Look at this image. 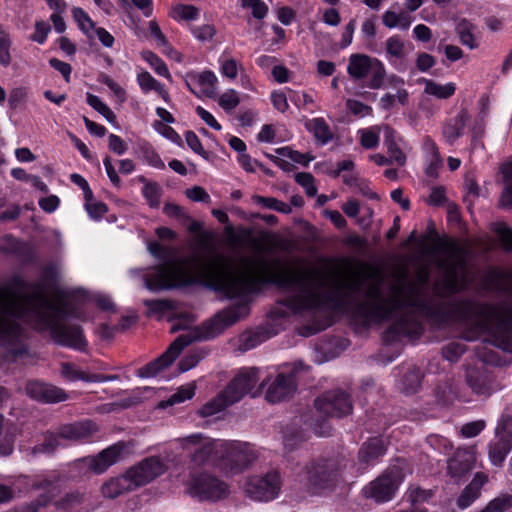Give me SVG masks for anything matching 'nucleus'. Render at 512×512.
<instances>
[{
    "label": "nucleus",
    "mask_w": 512,
    "mask_h": 512,
    "mask_svg": "<svg viewBox=\"0 0 512 512\" xmlns=\"http://www.w3.org/2000/svg\"><path fill=\"white\" fill-rule=\"evenodd\" d=\"M151 255L162 261L159 266L143 274L145 287L160 291L201 282L237 302L217 313L202 328L193 326L189 315L175 319L171 331L184 330L158 359L138 372L143 378L156 377L170 366L184 347L198 339L212 338L249 314L251 294L262 284H276L289 292L285 306L293 313L315 311L324 306L340 308L348 302L352 293V280L348 273L333 263L311 267L274 269L268 259L256 247L252 256L243 257L237 267L218 254L207 258L178 257L166 245L147 242Z\"/></svg>",
    "instance_id": "nucleus-1"
},
{
    "label": "nucleus",
    "mask_w": 512,
    "mask_h": 512,
    "mask_svg": "<svg viewBox=\"0 0 512 512\" xmlns=\"http://www.w3.org/2000/svg\"><path fill=\"white\" fill-rule=\"evenodd\" d=\"M435 261L441 278L433 284V295L426 292L430 279L427 266L416 272V285L424 302L435 306L434 312L412 311L423 316L462 323L478 321L488 335L489 342L503 351L512 353V301L481 304L470 299L447 300L461 292L467 285V249L455 241H442L434 249Z\"/></svg>",
    "instance_id": "nucleus-2"
},
{
    "label": "nucleus",
    "mask_w": 512,
    "mask_h": 512,
    "mask_svg": "<svg viewBox=\"0 0 512 512\" xmlns=\"http://www.w3.org/2000/svg\"><path fill=\"white\" fill-rule=\"evenodd\" d=\"M408 275L406 268L398 269L394 273L395 282L390 285L388 297L382 295L379 286L371 289L370 293L380 316L387 317L400 310L435 311V306L424 302L419 287L409 280Z\"/></svg>",
    "instance_id": "nucleus-3"
},
{
    "label": "nucleus",
    "mask_w": 512,
    "mask_h": 512,
    "mask_svg": "<svg viewBox=\"0 0 512 512\" xmlns=\"http://www.w3.org/2000/svg\"><path fill=\"white\" fill-rule=\"evenodd\" d=\"M258 455L254 450H194L191 462L195 467L212 468L224 475H238L250 469Z\"/></svg>",
    "instance_id": "nucleus-4"
},
{
    "label": "nucleus",
    "mask_w": 512,
    "mask_h": 512,
    "mask_svg": "<svg viewBox=\"0 0 512 512\" xmlns=\"http://www.w3.org/2000/svg\"><path fill=\"white\" fill-rule=\"evenodd\" d=\"M307 482L315 493L332 491L343 483L342 465L337 460L324 459L306 466Z\"/></svg>",
    "instance_id": "nucleus-5"
},
{
    "label": "nucleus",
    "mask_w": 512,
    "mask_h": 512,
    "mask_svg": "<svg viewBox=\"0 0 512 512\" xmlns=\"http://www.w3.org/2000/svg\"><path fill=\"white\" fill-rule=\"evenodd\" d=\"M188 493L199 501L218 502L229 497L230 486L215 475L200 473L191 477Z\"/></svg>",
    "instance_id": "nucleus-6"
},
{
    "label": "nucleus",
    "mask_w": 512,
    "mask_h": 512,
    "mask_svg": "<svg viewBox=\"0 0 512 512\" xmlns=\"http://www.w3.org/2000/svg\"><path fill=\"white\" fill-rule=\"evenodd\" d=\"M403 473L398 467L385 470L375 480L366 485L361 493L364 498L373 499L376 503L391 501L403 481Z\"/></svg>",
    "instance_id": "nucleus-7"
},
{
    "label": "nucleus",
    "mask_w": 512,
    "mask_h": 512,
    "mask_svg": "<svg viewBox=\"0 0 512 512\" xmlns=\"http://www.w3.org/2000/svg\"><path fill=\"white\" fill-rule=\"evenodd\" d=\"M281 486V475L279 471L273 469L263 476L248 477L244 489L249 498L255 501L268 502L279 495Z\"/></svg>",
    "instance_id": "nucleus-8"
},
{
    "label": "nucleus",
    "mask_w": 512,
    "mask_h": 512,
    "mask_svg": "<svg viewBox=\"0 0 512 512\" xmlns=\"http://www.w3.org/2000/svg\"><path fill=\"white\" fill-rule=\"evenodd\" d=\"M465 382L472 393L485 398L501 389V383L495 374V370L485 365L467 366Z\"/></svg>",
    "instance_id": "nucleus-9"
},
{
    "label": "nucleus",
    "mask_w": 512,
    "mask_h": 512,
    "mask_svg": "<svg viewBox=\"0 0 512 512\" xmlns=\"http://www.w3.org/2000/svg\"><path fill=\"white\" fill-rule=\"evenodd\" d=\"M258 382L259 370L257 368L250 367L241 369L225 389L228 402L236 403L247 394L253 397L258 395L261 388L264 386V383H261L258 387Z\"/></svg>",
    "instance_id": "nucleus-10"
},
{
    "label": "nucleus",
    "mask_w": 512,
    "mask_h": 512,
    "mask_svg": "<svg viewBox=\"0 0 512 512\" xmlns=\"http://www.w3.org/2000/svg\"><path fill=\"white\" fill-rule=\"evenodd\" d=\"M386 71L384 65L377 58L365 54H354V80L370 77L367 86L379 89L384 84Z\"/></svg>",
    "instance_id": "nucleus-11"
},
{
    "label": "nucleus",
    "mask_w": 512,
    "mask_h": 512,
    "mask_svg": "<svg viewBox=\"0 0 512 512\" xmlns=\"http://www.w3.org/2000/svg\"><path fill=\"white\" fill-rule=\"evenodd\" d=\"M164 471V463L156 457H150L141 461L138 465L129 468L124 475L131 490H135L151 482L163 474Z\"/></svg>",
    "instance_id": "nucleus-12"
},
{
    "label": "nucleus",
    "mask_w": 512,
    "mask_h": 512,
    "mask_svg": "<svg viewBox=\"0 0 512 512\" xmlns=\"http://www.w3.org/2000/svg\"><path fill=\"white\" fill-rule=\"evenodd\" d=\"M164 471V463L156 457H150L141 461L138 465L129 468L124 475L131 490H135L151 482L163 474Z\"/></svg>",
    "instance_id": "nucleus-13"
},
{
    "label": "nucleus",
    "mask_w": 512,
    "mask_h": 512,
    "mask_svg": "<svg viewBox=\"0 0 512 512\" xmlns=\"http://www.w3.org/2000/svg\"><path fill=\"white\" fill-rule=\"evenodd\" d=\"M302 367V363H297L288 372H279L268 384L266 399L271 403H278L292 396L296 391L295 374Z\"/></svg>",
    "instance_id": "nucleus-14"
},
{
    "label": "nucleus",
    "mask_w": 512,
    "mask_h": 512,
    "mask_svg": "<svg viewBox=\"0 0 512 512\" xmlns=\"http://www.w3.org/2000/svg\"><path fill=\"white\" fill-rule=\"evenodd\" d=\"M315 408L324 416L342 417L350 412L351 399L349 394L335 389L319 396L315 400Z\"/></svg>",
    "instance_id": "nucleus-15"
},
{
    "label": "nucleus",
    "mask_w": 512,
    "mask_h": 512,
    "mask_svg": "<svg viewBox=\"0 0 512 512\" xmlns=\"http://www.w3.org/2000/svg\"><path fill=\"white\" fill-rule=\"evenodd\" d=\"M98 430V426L91 420H84L72 424H66L59 428L58 434L48 433L44 448H53L61 445L59 439L80 440L85 439Z\"/></svg>",
    "instance_id": "nucleus-16"
},
{
    "label": "nucleus",
    "mask_w": 512,
    "mask_h": 512,
    "mask_svg": "<svg viewBox=\"0 0 512 512\" xmlns=\"http://www.w3.org/2000/svg\"><path fill=\"white\" fill-rule=\"evenodd\" d=\"M187 88L198 98H212L216 94L218 78L211 70L188 72L185 75Z\"/></svg>",
    "instance_id": "nucleus-17"
},
{
    "label": "nucleus",
    "mask_w": 512,
    "mask_h": 512,
    "mask_svg": "<svg viewBox=\"0 0 512 512\" xmlns=\"http://www.w3.org/2000/svg\"><path fill=\"white\" fill-rule=\"evenodd\" d=\"M475 463L474 450H457L447 461V473L451 478L459 480L474 468Z\"/></svg>",
    "instance_id": "nucleus-18"
},
{
    "label": "nucleus",
    "mask_w": 512,
    "mask_h": 512,
    "mask_svg": "<svg viewBox=\"0 0 512 512\" xmlns=\"http://www.w3.org/2000/svg\"><path fill=\"white\" fill-rule=\"evenodd\" d=\"M180 444L184 447L195 446L198 448H247L246 443L238 440L214 439L201 433L184 437Z\"/></svg>",
    "instance_id": "nucleus-19"
},
{
    "label": "nucleus",
    "mask_w": 512,
    "mask_h": 512,
    "mask_svg": "<svg viewBox=\"0 0 512 512\" xmlns=\"http://www.w3.org/2000/svg\"><path fill=\"white\" fill-rule=\"evenodd\" d=\"M26 392L31 398L48 403L61 402L67 398L62 389L43 382L28 383Z\"/></svg>",
    "instance_id": "nucleus-20"
},
{
    "label": "nucleus",
    "mask_w": 512,
    "mask_h": 512,
    "mask_svg": "<svg viewBox=\"0 0 512 512\" xmlns=\"http://www.w3.org/2000/svg\"><path fill=\"white\" fill-rule=\"evenodd\" d=\"M488 482V476L483 472H477L471 482L462 490L457 499L459 509L468 508L481 496L482 487Z\"/></svg>",
    "instance_id": "nucleus-21"
},
{
    "label": "nucleus",
    "mask_w": 512,
    "mask_h": 512,
    "mask_svg": "<svg viewBox=\"0 0 512 512\" xmlns=\"http://www.w3.org/2000/svg\"><path fill=\"white\" fill-rule=\"evenodd\" d=\"M470 120V114L466 108H461L459 113L447 120L442 128V135L448 144H454L464 133V128Z\"/></svg>",
    "instance_id": "nucleus-22"
},
{
    "label": "nucleus",
    "mask_w": 512,
    "mask_h": 512,
    "mask_svg": "<svg viewBox=\"0 0 512 512\" xmlns=\"http://www.w3.org/2000/svg\"><path fill=\"white\" fill-rule=\"evenodd\" d=\"M118 459L119 450H101L94 456L82 459V462L95 474H102Z\"/></svg>",
    "instance_id": "nucleus-23"
},
{
    "label": "nucleus",
    "mask_w": 512,
    "mask_h": 512,
    "mask_svg": "<svg viewBox=\"0 0 512 512\" xmlns=\"http://www.w3.org/2000/svg\"><path fill=\"white\" fill-rule=\"evenodd\" d=\"M136 81L141 91L147 94L156 92L166 103H169L170 96L164 85L155 79L148 71L140 69L136 75Z\"/></svg>",
    "instance_id": "nucleus-24"
},
{
    "label": "nucleus",
    "mask_w": 512,
    "mask_h": 512,
    "mask_svg": "<svg viewBox=\"0 0 512 512\" xmlns=\"http://www.w3.org/2000/svg\"><path fill=\"white\" fill-rule=\"evenodd\" d=\"M384 145L387 147L389 156L399 165L403 166L406 163V156L400 149L396 141V131L390 126L383 127Z\"/></svg>",
    "instance_id": "nucleus-25"
},
{
    "label": "nucleus",
    "mask_w": 512,
    "mask_h": 512,
    "mask_svg": "<svg viewBox=\"0 0 512 512\" xmlns=\"http://www.w3.org/2000/svg\"><path fill=\"white\" fill-rule=\"evenodd\" d=\"M132 491L128 481L123 474L122 476L111 478L101 486V493L105 498L114 499L123 493Z\"/></svg>",
    "instance_id": "nucleus-26"
},
{
    "label": "nucleus",
    "mask_w": 512,
    "mask_h": 512,
    "mask_svg": "<svg viewBox=\"0 0 512 512\" xmlns=\"http://www.w3.org/2000/svg\"><path fill=\"white\" fill-rule=\"evenodd\" d=\"M504 189L500 195L499 204L503 208L512 209V160L501 165Z\"/></svg>",
    "instance_id": "nucleus-27"
},
{
    "label": "nucleus",
    "mask_w": 512,
    "mask_h": 512,
    "mask_svg": "<svg viewBox=\"0 0 512 512\" xmlns=\"http://www.w3.org/2000/svg\"><path fill=\"white\" fill-rule=\"evenodd\" d=\"M495 435L498 439V448H512V416L501 417L496 426Z\"/></svg>",
    "instance_id": "nucleus-28"
},
{
    "label": "nucleus",
    "mask_w": 512,
    "mask_h": 512,
    "mask_svg": "<svg viewBox=\"0 0 512 512\" xmlns=\"http://www.w3.org/2000/svg\"><path fill=\"white\" fill-rule=\"evenodd\" d=\"M61 374L63 377L70 381L76 380H84L87 382H106L115 379L113 376H99L94 375L92 377H87L83 372L79 371L75 365L71 363H63L61 366Z\"/></svg>",
    "instance_id": "nucleus-29"
},
{
    "label": "nucleus",
    "mask_w": 512,
    "mask_h": 512,
    "mask_svg": "<svg viewBox=\"0 0 512 512\" xmlns=\"http://www.w3.org/2000/svg\"><path fill=\"white\" fill-rule=\"evenodd\" d=\"M218 63L221 75L230 80L236 79L239 71L243 70L242 64L226 51L220 55Z\"/></svg>",
    "instance_id": "nucleus-30"
},
{
    "label": "nucleus",
    "mask_w": 512,
    "mask_h": 512,
    "mask_svg": "<svg viewBox=\"0 0 512 512\" xmlns=\"http://www.w3.org/2000/svg\"><path fill=\"white\" fill-rule=\"evenodd\" d=\"M306 128L320 144H327L333 137L328 124L323 118H313L307 121Z\"/></svg>",
    "instance_id": "nucleus-31"
},
{
    "label": "nucleus",
    "mask_w": 512,
    "mask_h": 512,
    "mask_svg": "<svg viewBox=\"0 0 512 512\" xmlns=\"http://www.w3.org/2000/svg\"><path fill=\"white\" fill-rule=\"evenodd\" d=\"M475 28V25L465 18L459 20L455 27L461 44L468 46L470 49L478 47L473 33Z\"/></svg>",
    "instance_id": "nucleus-32"
},
{
    "label": "nucleus",
    "mask_w": 512,
    "mask_h": 512,
    "mask_svg": "<svg viewBox=\"0 0 512 512\" xmlns=\"http://www.w3.org/2000/svg\"><path fill=\"white\" fill-rule=\"evenodd\" d=\"M421 81L425 83L424 93L438 99H448L453 96L456 91V86L452 82L442 85L428 79H422Z\"/></svg>",
    "instance_id": "nucleus-33"
},
{
    "label": "nucleus",
    "mask_w": 512,
    "mask_h": 512,
    "mask_svg": "<svg viewBox=\"0 0 512 512\" xmlns=\"http://www.w3.org/2000/svg\"><path fill=\"white\" fill-rule=\"evenodd\" d=\"M141 56H142L143 60H145L149 64V66L154 70V72L157 75L164 77L169 81L172 80L171 73H170L166 63L160 57H158L155 53L147 50V51H143L141 53Z\"/></svg>",
    "instance_id": "nucleus-34"
},
{
    "label": "nucleus",
    "mask_w": 512,
    "mask_h": 512,
    "mask_svg": "<svg viewBox=\"0 0 512 512\" xmlns=\"http://www.w3.org/2000/svg\"><path fill=\"white\" fill-rule=\"evenodd\" d=\"M233 403L228 402V397L225 395V390L219 394L216 398L207 402L199 411V414L202 417H211L222 410H224L227 406L232 405Z\"/></svg>",
    "instance_id": "nucleus-35"
},
{
    "label": "nucleus",
    "mask_w": 512,
    "mask_h": 512,
    "mask_svg": "<svg viewBox=\"0 0 512 512\" xmlns=\"http://www.w3.org/2000/svg\"><path fill=\"white\" fill-rule=\"evenodd\" d=\"M195 390H196L195 382H190V383L184 384V385L180 386L177 389V391L168 398V400L166 402H162L161 406L162 407L172 406L175 404L182 403L186 400H189L194 396Z\"/></svg>",
    "instance_id": "nucleus-36"
},
{
    "label": "nucleus",
    "mask_w": 512,
    "mask_h": 512,
    "mask_svg": "<svg viewBox=\"0 0 512 512\" xmlns=\"http://www.w3.org/2000/svg\"><path fill=\"white\" fill-rule=\"evenodd\" d=\"M85 500V493L79 490H74L66 493L55 505L57 509L62 511H69L75 507L80 506Z\"/></svg>",
    "instance_id": "nucleus-37"
},
{
    "label": "nucleus",
    "mask_w": 512,
    "mask_h": 512,
    "mask_svg": "<svg viewBox=\"0 0 512 512\" xmlns=\"http://www.w3.org/2000/svg\"><path fill=\"white\" fill-rule=\"evenodd\" d=\"M381 127L373 126L367 129L358 130L360 144L364 149H374L379 144V133Z\"/></svg>",
    "instance_id": "nucleus-38"
},
{
    "label": "nucleus",
    "mask_w": 512,
    "mask_h": 512,
    "mask_svg": "<svg viewBox=\"0 0 512 512\" xmlns=\"http://www.w3.org/2000/svg\"><path fill=\"white\" fill-rule=\"evenodd\" d=\"M434 496V490L423 489L418 485H411L407 491L408 501L416 508V505L429 501Z\"/></svg>",
    "instance_id": "nucleus-39"
},
{
    "label": "nucleus",
    "mask_w": 512,
    "mask_h": 512,
    "mask_svg": "<svg viewBox=\"0 0 512 512\" xmlns=\"http://www.w3.org/2000/svg\"><path fill=\"white\" fill-rule=\"evenodd\" d=\"M512 508V494L505 493L492 499L479 512H506Z\"/></svg>",
    "instance_id": "nucleus-40"
},
{
    "label": "nucleus",
    "mask_w": 512,
    "mask_h": 512,
    "mask_svg": "<svg viewBox=\"0 0 512 512\" xmlns=\"http://www.w3.org/2000/svg\"><path fill=\"white\" fill-rule=\"evenodd\" d=\"M87 103L94 110L100 113L109 123L114 124L116 122L115 113L98 96L93 94H87Z\"/></svg>",
    "instance_id": "nucleus-41"
},
{
    "label": "nucleus",
    "mask_w": 512,
    "mask_h": 512,
    "mask_svg": "<svg viewBox=\"0 0 512 512\" xmlns=\"http://www.w3.org/2000/svg\"><path fill=\"white\" fill-rule=\"evenodd\" d=\"M396 332L409 337H418L422 332L421 324L415 319H400L394 326Z\"/></svg>",
    "instance_id": "nucleus-42"
},
{
    "label": "nucleus",
    "mask_w": 512,
    "mask_h": 512,
    "mask_svg": "<svg viewBox=\"0 0 512 512\" xmlns=\"http://www.w3.org/2000/svg\"><path fill=\"white\" fill-rule=\"evenodd\" d=\"M199 11L192 5L179 4L172 8L170 16L176 21H192L198 18Z\"/></svg>",
    "instance_id": "nucleus-43"
},
{
    "label": "nucleus",
    "mask_w": 512,
    "mask_h": 512,
    "mask_svg": "<svg viewBox=\"0 0 512 512\" xmlns=\"http://www.w3.org/2000/svg\"><path fill=\"white\" fill-rule=\"evenodd\" d=\"M372 216L373 211L369 207H359L358 203L354 202V218L364 232L372 227Z\"/></svg>",
    "instance_id": "nucleus-44"
},
{
    "label": "nucleus",
    "mask_w": 512,
    "mask_h": 512,
    "mask_svg": "<svg viewBox=\"0 0 512 512\" xmlns=\"http://www.w3.org/2000/svg\"><path fill=\"white\" fill-rule=\"evenodd\" d=\"M421 381V371L419 369L414 368L404 375L402 380L403 390L408 394L415 393L421 386Z\"/></svg>",
    "instance_id": "nucleus-45"
},
{
    "label": "nucleus",
    "mask_w": 512,
    "mask_h": 512,
    "mask_svg": "<svg viewBox=\"0 0 512 512\" xmlns=\"http://www.w3.org/2000/svg\"><path fill=\"white\" fill-rule=\"evenodd\" d=\"M240 103V97L236 90L228 89L223 92L218 99L219 106L229 112L235 109Z\"/></svg>",
    "instance_id": "nucleus-46"
},
{
    "label": "nucleus",
    "mask_w": 512,
    "mask_h": 512,
    "mask_svg": "<svg viewBox=\"0 0 512 512\" xmlns=\"http://www.w3.org/2000/svg\"><path fill=\"white\" fill-rule=\"evenodd\" d=\"M74 20L77 22L79 28L88 34L91 30L95 29V23L91 17L80 7H75L72 10Z\"/></svg>",
    "instance_id": "nucleus-47"
},
{
    "label": "nucleus",
    "mask_w": 512,
    "mask_h": 512,
    "mask_svg": "<svg viewBox=\"0 0 512 512\" xmlns=\"http://www.w3.org/2000/svg\"><path fill=\"white\" fill-rule=\"evenodd\" d=\"M205 355L206 353L201 349L192 350L191 352H189L179 362L180 372H186L194 368L205 357Z\"/></svg>",
    "instance_id": "nucleus-48"
},
{
    "label": "nucleus",
    "mask_w": 512,
    "mask_h": 512,
    "mask_svg": "<svg viewBox=\"0 0 512 512\" xmlns=\"http://www.w3.org/2000/svg\"><path fill=\"white\" fill-rule=\"evenodd\" d=\"M255 201L264 207L284 214H289L292 211V208L289 204L279 201L276 198L257 196L255 197Z\"/></svg>",
    "instance_id": "nucleus-49"
},
{
    "label": "nucleus",
    "mask_w": 512,
    "mask_h": 512,
    "mask_svg": "<svg viewBox=\"0 0 512 512\" xmlns=\"http://www.w3.org/2000/svg\"><path fill=\"white\" fill-rule=\"evenodd\" d=\"M100 81L109 88L119 104H123L127 100V93L125 89L116 81H114L110 76L102 75Z\"/></svg>",
    "instance_id": "nucleus-50"
},
{
    "label": "nucleus",
    "mask_w": 512,
    "mask_h": 512,
    "mask_svg": "<svg viewBox=\"0 0 512 512\" xmlns=\"http://www.w3.org/2000/svg\"><path fill=\"white\" fill-rule=\"evenodd\" d=\"M11 40L9 35L0 30V64L3 67H7L11 63V54H10Z\"/></svg>",
    "instance_id": "nucleus-51"
},
{
    "label": "nucleus",
    "mask_w": 512,
    "mask_h": 512,
    "mask_svg": "<svg viewBox=\"0 0 512 512\" xmlns=\"http://www.w3.org/2000/svg\"><path fill=\"white\" fill-rule=\"evenodd\" d=\"M295 181L304 188L306 194L313 197L317 193V187L315 185L314 177L310 173H297L295 175Z\"/></svg>",
    "instance_id": "nucleus-52"
},
{
    "label": "nucleus",
    "mask_w": 512,
    "mask_h": 512,
    "mask_svg": "<svg viewBox=\"0 0 512 512\" xmlns=\"http://www.w3.org/2000/svg\"><path fill=\"white\" fill-rule=\"evenodd\" d=\"M465 353V346L460 343H449L442 349L443 357L450 361L456 362Z\"/></svg>",
    "instance_id": "nucleus-53"
},
{
    "label": "nucleus",
    "mask_w": 512,
    "mask_h": 512,
    "mask_svg": "<svg viewBox=\"0 0 512 512\" xmlns=\"http://www.w3.org/2000/svg\"><path fill=\"white\" fill-rule=\"evenodd\" d=\"M190 31L193 34V36L201 42H207L212 40L216 33V29L214 28V26L210 24L193 26L190 28Z\"/></svg>",
    "instance_id": "nucleus-54"
},
{
    "label": "nucleus",
    "mask_w": 512,
    "mask_h": 512,
    "mask_svg": "<svg viewBox=\"0 0 512 512\" xmlns=\"http://www.w3.org/2000/svg\"><path fill=\"white\" fill-rule=\"evenodd\" d=\"M85 209L89 216L94 220L101 218L107 211V207L104 203L96 202L92 197L85 199Z\"/></svg>",
    "instance_id": "nucleus-55"
},
{
    "label": "nucleus",
    "mask_w": 512,
    "mask_h": 512,
    "mask_svg": "<svg viewBox=\"0 0 512 512\" xmlns=\"http://www.w3.org/2000/svg\"><path fill=\"white\" fill-rule=\"evenodd\" d=\"M242 6L250 8L257 19H263L268 12V7L262 0H242Z\"/></svg>",
    "instance_id": "nucleus-56"
},
{
    "label": "nucleus",
    "mask_w": 512,
    "mask_h": 512,
    "mask_svg": "<svg viewBox=\"0 0 512 512\" xmlns=\"http://www.w3.org/2000/svg\"><path fill=\"white\" fill-rule=\"evenodd\" d=\"M386 51L395 58L404 57V43L398 36H393L386 41Z\"/></svg>",
    "instance_id": "nucleus-57"
},
{
    "label": "nucleus",
    "mask_w": 512,
    "mask_h": 512,
    "mask_svg": "<svg viewBox=\"0 0 512 512\" xmlns=\"http://www.w3.org/2000/svg\"><path fill=\"white\" fill-rule=\"evenodd\" d=\"M143 195L152 207L160 204V188L155 183H147L143 188Z\"/></svg>",
    "instance_id": "nucleus-58"
},
{
    "label": "nucleus",
    "mask_w": 512,
    "mask_h": 512,
    "mask_svg": "<svg viewBox=\"0 0 512 512\" xmlns=\"http://www.w3.org/2000/svg\"><path fill=\"white\" fill-rule=\"evenodd\" d=\"M51 30L49 23L45 21H37L35 23V31L30 39L38 44H44Z\"/></svg>",
    "instance_id": "nucleus-59"
},
{
    "label": "nucleus",
    "mask_w": 512,
    "mask_h": 512,
    "mask_svg": "<svg viewBox=\"0 0 512 512\" xmlns=\"http://www.w3.org/2000/svg\"><path fill=\"white\" fill-rule=\"evenodd\" d=\"M293 150L289 147H282L276 150L277 156H272L271 158L274 162L283 170H288L290 166V159L292 156Z\"/></svg>",
    "instance_id": "nucleus-60"
},
{
    "label": "nucleus",
    "mask_w": 512,
    "mask_h": 512,
    "mask_svg": "<svg viewBox=\"0 0 512 512\" xmlns=\"http://www.w3.org/2000/svg\"><path fill=\"white\" fill-rule=\"evenodd\" d=\"M486 426L484 420H477L466 423L461 428V435L465 438H472L477 436Z\"/></svg>",
    "instance_id": "nucleus-61"
},
{
    "label": "nucleus",
    "mask_w": 512,
    "mask_h": 512,
    "mask_svg": "<svg viewBox=\"0 0 512 512\" xmlns=\"http://www.w3.org/2000/svg\"><path fill=\"white\" fill-rule=\"evenodd\" d=\"M185 194L190 200L194 202L208 203L211 200L209 194L205 191L204 188L200 186H194L187 189Z\"/></svg>",
    "instance_id": "nucleus-62"
},
{
    "label": "nucleus",
    "mask_w": 512,
    "mask_h": 512,
    "mask_svg": "<svg viewBox=\"0 0 512 512\" xmlns=\"http://www.w3.org/2000/svg\"><path fill=\"white\" fill-rule=\"evenodd\" d=\"M289 97L298 108H305L314 103L312 95L306 92H292Z\"/></svg>",
    "instance_id": "nucleus-63"
},
{
    "label": "nucleus",
    "mask_w": 512,
    "mask_h": 512,
    "mask_svg": "<svg viewBox=\"0 0 512 512\" xmlns=\"http://www.w3.org/2000/svg\"><path fill=\"white\" fill-rule=\"evenodd\" d=\"M505 361L502 360V358L495 352L493 351H490V352H486L482 357H481V362L479 365H485L486 367H501L503 365H505Z\"/></svg>",
    "instance_id": "nucleus-64"
}]
</instances>
